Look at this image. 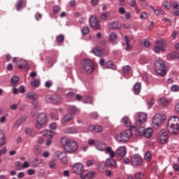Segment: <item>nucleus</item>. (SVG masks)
Returning a JSON list of instances; mask_svg holds the SVG:
<instances>
[{"label":"nucleus","mask_w":179,"mask_h":179,"mask_svg":"<svg viewBox=\"0 0 179 179\" xmlns=\"http://www.w3.org/2000/svg\"><path fill=\"white\" fill-rule=\"evenodd\" d=\"M61 144L64 147V152L72 155L78 149V143L72 138L64 136L60 140Z\"/></svg>","instance_id":"f257e3e1"},{"label":"nucleus","mask_w":179,"mask_h":179,"mask_svg":"<svg viewBox=\"0 0 179 179\" xmlns=\"http://www.w3.org/2000/svg\"><path fill=\"white\" fill-rule=\"evenodd\" d=\"M167 130L171 135H178L179 131V117L177 116L171 117L167 123Z\"/></svg>","instance_id":"f03ea898"},{"label":"nucleus","mask_w":179,"mask_h":179,"mask_svg":"<svg viewBox=\"0 0 179 179\" xmlns=\"http://www.w3.org/2000/svg\"><path fill=\"white\" fill-rule=\"evenodd\" d=\"M95 148L97 150H100L101 152L106 151V153L110 155V157H115V152L113 151V148H111V147L107 148V145L101 141H97L95 143Z\"/></svg>","instance_id":"7ed1b4c3"},{"label":"nucleus","mask_w":179,"mask_h":179,"mask_svg":"<svg viewBox=\"0 0 179 179\" xmlns=\"http://www.w3.org/2000/svg\"><path fill=\"white\" fill-rule=\"evenodd\" d=\"M132 136V131L127 129L116 136V140L120 143H127Z\"/></svg>","instance_id":"20e7f679"},{"label":"nucleus","mask_w":179,"mask_h":179,"mask_svg":"<svg viewBox=\"0 0 179 179\" xmlns=\"http://www.w3.org/2000/svg\"><path fill=\"white\" fill-rule=\"evenodd\" d=\"M130 164L134 169H138L143 164V159L139 154H134L131 156Z\"/></svg>","instance_id":"39448f33"},{"label":"nucleus","mask_w":179,"mask_h":179,"mask_svg":"<svg viewBox=\"0 0 179 179\" xmlns=\"http://www.w3.org/2000/svg\"><path fill=\"white\" fill-rule=\"evenodd\" d=\"M155 69L157 75L159 76H165L166 72V65L164 61L157 60L155 63Z\"/></svg>","instance_id":"423d86ee"},{"label":"nucleus","mask_w":179,"mask_h":179,"mask_svg":"<svg viewBox=\"0 0 179 179\" xmlns=\"http://www.w3.org/2000/svg\"><path fill=\"white\" fill-rule=\"evenodd\" d=\"M166 121V115L157 113L152 118V127L159 128L162 125V122Z\"/></svg>","instance_id":"0eeeda50"},{"label":"nucleus","mask_w":179,"mask_h":179,"mask_svg":"<svg viewBox=\"0 0 179 179\" xmlns=\"http://www.w3.org/2000/svg\"><path fill=\"white\" fill-rule=\"evenodd\" d=\"M47 124V113H40L36 118V127L38 129H41Z\"/></svg>","instance_id":"6e6552de"},{"label":"nucleus","mask_w":179,"mask_h":179,"mask_svg":"<svg viewBox=\"0 0 179 179\" xmlns=\"http://www.w3.org/2000/svg\"><path fill=\"white\" fill-rule=\"evenodd\" d=\"M82 65L84 66L85 70L87 73H92L94 71V66L93 65V62L89 59L82 61Z\"/></svg>","instance_id":"1a4fd4ad"},{"label":"nucleus","mask_w":179,"mask_h":179,"mask_svg":"<svg viewBox=\"0 0 179 179\" xmlns=\"http://www.w3.org/2000/svg\"><path fill=\"white\" fill-rule=\"evenodd\" d=\"M157 141L159 143H161L162 145H166V143L169 142V134H167V131H166V130L162 129L159 132Z\"/></svg>","instance_id":"9d476101"},{"label":"nucleus","mask_w":179,"mask_h":179,"mask_svg":"<svg viewBox=\"0 0 179 179\" xmlns=\"http://www.w3.org/2000/svg\"><path fill=\"white\" fill-rule=\"evenodd\" d=\"M45 99L47 103H52L53 104H59L62 101L61 95H47Z\"/></svg>","instance_id":"9b49d317"},{"label":"nucleus","mask_w":179,"mask_h":179,"mask_svg":"<svg viewBox=\"0 0 179 179\" xmlns=\"http://www.w3.org/2000/svg\"><path fill=\"white\" fill-rule=\"evenodd\" d=\"M90 26L94 30H99L101 25L99 23V20L96 15H91L89 19Z\"/></svg>","instance_id":"f8f14e48"},{"label":"nucleus","mask_w":179,"mask_h":179,"mask_svg":"<svg viewBox=\"0 0 179 179\" xmlns=\"http://www.w3.org/2000/svg\"><path fill=\"white\" fill-rule=\"evenodd\" d=\"M153 50L154 52H156L157 54L162 52V51H164L166 50V43H164L163 40L160 39L156 42Z\"/></svg>","instance_id":"ddd939ff"},{"label":"nucleus","mask_w":179,"mask_h":179,"mask_svg":"<svg viewBox=\"0 0 179 179\" xmlns=\"http://www.w3.org/2000/svg\"><path fill=\"white\" fill-rule=\"evenodd\" d=\"M137 117L138 120H136V125H137V127H139L143 124H145V122H146V120H148V115L143 112L138 113L137 114Z\"/></svg>","instance_id":"4468645a"},{"label":"nucleus","mask_w":179,"mask_h":179,"mask_svg":"<svg viewBox=\"0 0 179 179\" xmlns=\"http://www.w3.org/2000/svg\"><path fill=\"white\" fill-rule=\"evenodd\" d=\"M56 156L60 160L62 164H66L68 163V157H66V152L57 151Z\"/></svg>","instance_id":"2eb2a0df"},{"label":"nucleus","mask_w":179,"mask_h":179,"mask_svg":"<svg viewBox=\"0 0 179 179\" xmlns=\"http://www.w3.org/2000/svg\"><path fill=\"white\" fill-rule=\"evenodd\" d=\"M73 171L75 174H83L85 173V166L80 162L76 163L73 166Z\"/></svg>","instance_id":"dca6fc26"},{"label":"nucleus","mask_w":179,"mask_h":179,"mask_svg":"<svg viewBox=\"0 0 179 179\" xmlns=\"http://www.w3.org/2000/svg\"><path fill=\"white\" fill-rule=\"evenodd\" d=\"M15 166L17 171H22V170H24V169H29L30 164H29V162L24 161L22 164L20 161H17L15 162Z\"/></svg>","instance_id":"f3484780"},{"label":"nucleus","mask_w":179,"mask_h":179,"mask_svg":"<svg viewBox=\"0 0 179 179\" xmlns=\"http://www.w3.org/2000/svg\"><path fill=\"white\" fill-rule=\"evenodd\" d=\"M93 53L96 57H99V58H101V57H106L107 55V54H106V50L100 46H97L94 48Z\"/></svg>","instance_id":"a211bd4d"},{"label":"nucleus","mask_w":179,"mask_h":179,"mask_svg":"<svg viewBox=\"0 0 179 179\" xmlns=\"http://www.w3.org/2000/svg\"><path fill=\"white\" fill-rule=\"evenodd\" d=\"M17 67L19 68V69H26L27 71H29L30 69V66H29V63L26 62V60H18L16 63Z\"/></svg>","instance_id":"6ab92c4d"},{"label":"nucleus","mask_w":179,"mask_h":179,"mask_svg":"<svg viewBox=\"0 0 179 179\" xmlns=\"http://www.w3.org/2000/svg\"><path fill=\"white\" fill-rule=\"evenodd\" d=\"M73 120V115L72 113H67L64 116H63L61 124L62 125H66L68 122H71V121Z\"/></svg>","instance_id":"aec40b11"},{"label":"nucleus","mask_w":179,"mask_h":179,"mask_svg":"<svg viewBox=\"0 0 179 179\" xmlns=\"http://www.w3.org/2000/svg\"><path fill=\"white\" fill-rule=\"evenodd\" d=\"M113 158L114 157L108 158L106 160V166L110 167L111 169H117L118 165L117 164V162Z\"/></svg>","instance_id":"412c9836"},{"label":"nucleus","mask_w":179,"mask_h":179,"mask_svg":"<svg viewBox=\"0 0 179 179\" xmlns=\"http://www.w3.org/2000/svg\"><path fill=\"white\" fill-rule=\"evenodd\" d=\"M116 155L118 157H124L127 155V149L125 146H121L117 148L116 150Z\"/></svg>","instance_id":"4be33fe9"},{"label":"nucleus","mask_w":179,"mask_h":179,"mask_svg":"<svg viewBox=\"0 0 179 179\" xmlns=\"http://www.w3.org/2000/svg\"><path fill=\"white\" fill-rule=\"evenodd\" d=\"M64 134H78V128L76 127H66L63 129Z\"/></svg>","instance_id":"5701e85b"},{"label":"nucleus","mask_w":179,"mask_h":179,"mask_svg":"<svg viewBox=\"0 0 179 179\" xmlns=\"http://www.w3.org/2000/svg\"><path fill=\"white\" fill-rule=\"evenodd\" d=\"M123 122H124V127H129L130 128V131H134V129H135V126H131V120L128 118V117H124L123 118Z\"/></svg>","instance_id":"b1692460"},{"label":"nucleus","mask_w":179,"mask_h":179,"mask_svg":"<svg viewBox=\"0 0 179 179\" xmlns=\"http://www.w3.org/2000/svg\"><path fill=\"white\" fill-rule=\"evenodd\" d=\"M109 29H112L113 30H118L120 29V22L118 21H114L113 22H110L108 24Z\"/></svg>","instance_id":"393cba45"},{"label":"nucleus","mask_w":179,"mask_h":179,"mask_svg":"<svg viewBox=\"0 0 179 179\" xmlns=\"http://www.w3.org/2000/svg\"><path fill=\"white\" fill-rule=\"evenodd\" d=\"M179 58V52H173L167 55V59L169 61H172V59H177Z\"/></svg>","instance_id":"a878e982"},{"label":"nucleus","mask_w":179,"mask_h":179,"mask_svg":"<svg viewBox=\"0 0 179 179\" xmlns=\"http://www.w3.org/2000/svg\"><path fill=\"white\" fill-rule=\"evenodd\" d=\"M27 99H28V100H37L38 95L33 92H30L27 94Z\"/></svg>","instance_id":"bb28decb"},{"label":"nucleus","mask_w":179,"mask_h":179,"mask_svg":"<svg viewBox=\"0 0 179 179\" xmlns=\"http://www.w3.org/2000/svg\"><path fill=\"white\" fill-rule=\"evenodd\" d=\"M83 102L85 104H93V97L89 96H83Z\"/></svg>","instance_id":"cd10ccee"},{"label":"nucleus","mask_w":179,"mask_h":179,"mask_svg":"<svg viewBox=\"0 0 179 179\" xmlns=\"http://www.w3.org/2000/svg\"><path fill=\"white\" fill-rule=\"evenodd\" d=\"M41 134L45 138H53L54 136V131H49V130H43L41 131Z\"/></svg>","instance_id":"c85d7f7f"},{"label":"nucleus","mask_w":179,"mask_h":179,"mask_svg":"<svg viewBox=\"0 0 179 179\" xmlns=\"http://www.w3.org/2000/svg\"><path fill=\"white\" fill-rule=\"evenodd\" d=\"M153 134V129L150 127L144 129V136L145 138H150Z\"/></svg>","instance_id":"c756f323"},{"label":"nucleus","mask_w":179,"mask_h":179,"mask_svg":"<svg viewBox=\"0 0 179 179\" xmlns=\"http://www.w3.org/2000/svg\"><path fill=\"white\" fill-rule=\"evenodd\" d=\"M105 68L106 69H113V71H115V69H117V66H115L114 63L113 62H111V61H108L106 63Z\"/></svg>","instance_id":"7c9ffc66"},{"label":"nucleus","mask_w":179,"mask_h":179,"mask_svg":"<svg viewBox=\"0 0 179 179\" xmlns=\"http://www.w3.org/2000/svg\"><path fill=\"white\" fill-rule=\"evenodd\" d=\"M6 143V137L3 131L0 130V146H3Z\"/></svg>","instance_id":"2f4dec72"},{"label":"nucleus","mask_w":179,"mask_h":179,"mask_svg":"<svg viewBox=\"0 0 179 179\" xmlns=\"http://www.w3.org/2000/svg\"><path fill=\"white\" fill-rule=\"evenodd\" d=\"M142 88L141 83H136L134 86V94H139L141 93V89Z\"/></svg>","instance_id":"473e14b6"},{"label":"nucleus","mask_w":179,"mask_h":179,"mask_svg":"<svg viewBox=\"0 0 179 179\" xmlns=\"http://www.w3.org/2000/svg\"><path fill=\"white\" fill-rule=\"evenodd\" d=\"M136 136H144L145 135V127H140L138 129L136 130Z\"/></svg>","instance_id":"72a5a7b5"},{"label":"nucleus","mask_w":179,"mask_h":179,"mask_svg":"<svg viewBox=\"0 0 179 179\" xmlns=\"http://www.w3.org/2000/svg\"><path fill=\"white\" fill-rule=\"evenodd\" d=\"M108 39L110 43H115L117 41V34L115 32H112L108 36Z\"/></svg>","instance_id":"f704fd0d"},{"label":"nucleus","mask_w":179,"mask_h":179,"mask_svg":"<svg viewBox=\"0 0 179 179\" xmlns=\"http://www.w3.org/2000/svg\"><path fill=\"white\" fill-rule=\"evenodd\" d=\"M31 167H38L39 164H41V160L38 159H35L30 162Z\"/></svg>","instance_id":"c9c22d12"},{"label":"nucleus","mask_w":179,"mask_h":179,"mask_svg":"<svg viewBox=\"0 0 179 179\" xmlns=\"http://www.w3.org/2000/svg\"><path fill=\"white\" fill-rule=\"evenodd\" d=\"M159 104L162 106V107H165V106L169 104V100L166 98H160L159 100Z\"/></svg>","instance_id":"e433bc0d"},{"label":"nucleus","mask_w":179,"mask_h":179,"mask_svg":"<svg viewBox=\"0 0 179 179\" xmlns=\"http://www.w3.org/2000/svg\"><path fill=\"white\" fill-rule=\"evenodd\" d=\"M41 81L39 79H34L31 81V86L32 87H38L40 86Z\"/></svg>","instance_id":"4c0bfd02"},{"label":"nucleus","mask_w":179,"mask_h":179,"mask_svg":"<svg viewBox=\"0 0 179 179\" xmlns=\"http://www.w3.org/2000/svg\"><path fill=\"white\" fill-rule=\"evenodd\" d=\"M109 18H110L109 11L104 12L101 15V19L102 20H107V19H109Z\"/></svg>","instance_id":"58836bf2"},{"label":"nucleus","mask_w":179,"mask_h":179,"mask_svg":"<svg viewBox=\"0 0 179 179\" xmlns=\"http://www.w3.org/2000/svg\"><path fill=\"white\" fill-rule=\"evenodd\" d=\"M122 72L124 75H129L131 73V66L127 65L122 68Z\"/></svg>","instance_id":"ea45409f"},{"label":"nucleus","mask_w":179,"mask_h":179,"mask_svg":"<svg viewBox=\"0 0 179 179\" xmlns=\"http://www.w3.org/2000/svg\"><path fill=\"white\" fill-rule=\"evenodd\" d=\"M24 132L27 135H28V136H33V132H34L33 129L30 127H26L24 129Z\"/></svg>","instance_id":"a19ab883"},{"label":"nucleus","mask_w":179,"mask_h":179,"mask_svg":"<svg viewBox=\"0 0 179 179\" xmlns=\"http://www.w3.org/2000/svg\"><path fill=\"white\" fill-rule=\"evenodd\" d=\"M26 120H27V116H22L17 120L16 122L18 125H20L21 124H23V122H25Z\"/></svg>","instance_id":"79ce46f5"},{"label":"nucleus","mask_w":179,"mask_h":179,"mask_svg":"<svg viewBox=\"0 0 179 179\" xmlns=\"http://www.w3.org/2000/svg\"><path fill=\"white\" fill-rule=\"evenodd\" d=\"M68 110L71 113V114H76V112L78 111V109L76 107L73 106H69L67 108Z\"/></svg>","instance_id":"37998d69"},{"label":"nucleus","mask_w":179,"mask_h":179,"mask_svg":"<svg viewBox=\"0 0 179 179\" xmlns=\"http://www.w3.org/2000/svg\"><path fill=\"white\" fill-rule=\"evenodd\" d=\"M66 99L67 100H71L72 99H75V92H69L66 94Z\"/></svg>","instance_id":"c03bdc74"},{"label":"nucleus","mask_w":179,"mask_h":179,"mask_svg":"<svg viewBox=\"0 0 179 179\" xmlns=\"http://www.w3.org/2000/svg\"><path fill=\"white\" fill-rule=\"evenodd\" d=\"M64 40H65V36L63 34H59L56 38V41L58 43L59 45L61 44V43H62Z\"/></svg>","instance_id":"a18cd8bd"},{"label":"nucleus","mask_w":179,"mask_h":179,"mask_svg":"<svg viewBox=\"0 0 179 179\" xmlns=\"http://www.w3.org/2000/svg\"><path fill=\"white\" fill-rule=\"evenodd\" d=\"M90 31V29H89V27H84L81 29V33L83 36H86L87 34H89Z\"/></svg>","instance_id":"49530a36"},{"label":"nucleus","mask_w":179,"mask_h":179,"mask_svg":"<svg viewBox=\"0 0 179 179\" xmlns=\"http://www.w3.org/2000/svg\"><path fill=\"white\" fill-rule=\"evenodd\" d=\"M19 82V77L14 76L12 78H11V83L13 86H16V85H17V83Z\"/></svg>","instance_id":"de8ad7c7"},{"label":"nucleus","mask_w":179,"mask_h":179,"mask_svg":"<svg viewBox=\"0 0 179 179\" xmlns=\"http://www.w3.org/2000/svg\"><path fill=\"white\" fill-rule=\"evenodd\" d=\"M144 159L145 162H150V160H152V154L150 153V152L148 151L145 154Z\"/></svg>","instance_id":"09e8293b"},{"label":"nucleus","mask_w":179,"mask_h":179,"mask_svg":"<svg viewBox=\"0 0 179 179\" xmlns=\"http://www.w3.org/2000/svg\"><path fill=\"white\" fill-rule=\"evenodd\" d=\"M50 115V118L52 120H54L55 121H58V120H59V117L58 116V113H51Z\"/></svg>","instance_id":"8fccbe9b"},{"label":"nucleus","mask_w":179,"mask_h":179,"mask_svg":"<svg viewBox=\"0 0 179 179\" xmlns=\"http://www.w3.org/2000/svg\"><path fill=\"white\" fill-rule=\"evenodd\" d=\"M24 2H26V0H18L17 5L16 6L17 10H20V9H22V6Z\"/></svg>","instance_id":"3c124183"},{"label":"nucleus","mask_w":179,"mask_h":179,"mask_svg":"<svg viewBox=\"0 0 179 179\" xmlns=\"http://www.w3.org/2000/svg\"><path fill=\"white\" fill-rule=\"evenodd\" d=\"M87 178L89 179H92L96 176V172L94 171H90L87 173Z\"/></svg>","instance_id":"603ef678"},{"label":"nucleus","mask_w":179,"mask_h":179,"mask_svg":"<svg viewBox=\"0 0 179 179\" xmlns=\"http://www.w3.org/2000/svg\"><path fill=\"white\" fill-rule=\"evenodd\" d=\"M60 9H61V7H59V6H57V5L55 6L52 9L53 15H57V13H58V12H59Z\"/></svg>","instance_id":"864d4df0"},{"label":"nucleus","mask_w":179,"mask_h":179,"mask_svg":"<svg viewBox=\"0 0 179 179\" xmlns=\"http://www.w3.org/2000/svg\"><path fill=\"white\" fill-rule=\"evenodd\" d=\"M46 62L48 64V66H52L54 65V59L52 57H48Z\"/></svg>","instance_id":"5fc2aeb1"},{"label":"nucleus","mask_w":179,"mask_h":179,"mask_svg":"<svg viewBox=\"0 0 179 179\" xmlns=\"http://www.w3.org/2000/svg\"><path fill=\"white\" fill-rule=\"evenodd\" d=\"M163 6L164 8H166L167 10L171 9V3L169 2V1H165L162 3Z\"/></svg>","instance_id":"6e6d98bb"},{"label":"nucleus","mask_w":179,"mask_h":179,"mask_svg":"<svg viewBox=\"0 0 179 179\" xmlns=\"http://www.w3.org/2000/svg\"><path fill=\"white\" fill-rule=\"evenodd\" d=\"M94 132H103V127L100 125L94 126Z\"/></svg>","instance_id":"4d7b16f0"},{"label":"nucleus","mask_w":179,"mask_h":179,"mask_svg":"<svg viewBox=\"0 0 179 179\" xmlns=\"http://www.w3.org/2000/svg\"><path fill=\"white\" fill-rule=\"evenodd\" d=\"M49 167H50V169H56L57 168V164H55V160H52L50 162Z\"/></svg>","instance_id":"13d9d810"},{"label":"nucleus","mask_w":179,"mask_h":179,"mask_svg":"<svg viewBox=\"0 0 179 179\" xmlns=\"http://www.w3.org/2000/svg\"><path fill=\"white\" fill-rule=\"evenodd\" d=\"M144 174L141 172H137L135 173V178L136 179H142L143 177H144Z\"/></svg>","instance_id":"bf43d9fd"},{"label":"nucleus","mask_w":179,"mask_h":179,"mask_svg":"<svg viewBox=\"0 0 179 179\" xmlns=\"http://www.w3.org/2000/svg\"><path fill=\"white\" fill-rule=\"evenodd\" d=\"M154 104H155V98H152L148 103V108H152Z\"/></svg>","instance_id":"052dcab7"},{"label":"nucleus","mask_w":179,"mask_h":179,"mask_svg":"<svg viewBox=\"0 0 179 179\" xmlns=\"http://www.w3.org/2000/svg\"><path fill=\"white\" fill-rule=\"evenodd\" d=\"M143 45L144 47H145L146 48H149V47H150V41H148V39H144L143 41Z\"/></svg>","instance_id":"680f3d73"},{"label":"nucleus","mask_w":179,"mask_h":179,"mask_svg":"<svg viewBox=\"0 0 179 179\" xmlns=\"http://www.w3.org/2000/svg\"><path fill=\"white\" fill-rule=\"evenodd\" d=\"M171 90L172 92H178V90H179L178 85H172L171 87Z\"/></svg>","instance_id":"e2e57ef3"},{"label":"nucleus","mask_w":179,"mask_h":179,"mask_svg":"<svg viewBox=\"0 0 179 179\" xmlns=\"http://www.w3.org/2000/svg\"><path fill=\"white\" fill-rule=\"evenodd\" d=\"M52 86V81L51 80H47L45 83V87H48V89H50Z\"/></svg>","instance_id":"0e129e2a"},{"label":"nucleus","mask_w":179,"mask_h":179,"mask_svg":"<svg viewBox=\"0 0 179 179\" xmlns=\"http://www.w3.org/2000/svg\"><path fill=\"white\" fill-rule=\"evenodd\" d=\"M49 127L50 129H57V122L50 123Z\"/></svg>","instance_id":"69168bd1"},{"label":"nucleus","mask_w":179,"mask_h":179,"mask_svg":"<svg viewBox=\"0 0 179 179\" xmlns=\"http://www.w3.org/2000/svg\"><path fill=\"white\" fill-rule=\"evenodd\" d=\"M173 9H178L179 10V3H178V1H174L173 3Z\"/></svg>","instance_id":"338daca9"},{"label":"nucleus","mask_w":179,"mask_h":179,"mask_svg":"<svg viewBox=\"0 0 179 179\" xmlns=\"http://www.w3.org/2000/svg\"><path fill=\"white\" fill-rule=\"evenodd\" d=\"M175 111H176L178 114H179V101H177L175 105Z\"/></svg>","instance_id":"774afa93"}]
</instances>
